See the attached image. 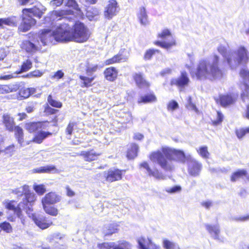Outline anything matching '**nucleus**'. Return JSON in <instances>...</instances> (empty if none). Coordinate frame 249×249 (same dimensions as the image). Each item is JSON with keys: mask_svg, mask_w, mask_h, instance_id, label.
Listing matches in <instances>:
<instances>
[{"mask_svg": "<svg viewBox=\"0 0 249 249\" xmlns=\"http://www.w3.org/2000/svg\"><path fill=\"white\" fill-rule=\"evenodd\" d=\"M236 57L233 59L234 64L232 63V59L231 56L226 58L227 63L231 68H233V66H238L241 64H246L249 60L247 51L244 47H240L236 52Z\"/></svg>", "mask_w": 249, "mask_h": 249, "instance_id": "nucleus-8", "label": "nucleus"}, {"mask_svg": "<svg viewBox=\"0 0 249 249\" xmlns=\"http://www.w3.org/2000/svg\"><path fill=\"white\" fill-rule=\"evenodd\" d=\"M64 0H52L50 2L51 5L55 7H58L62 5Z\"/></svg>", "mask_w": 249, "mask_h": 249, "instance_id": "nucleus-61", "label": "nucleus"}, {"mask_svg": "<svg viewBox=\"0 0 249 249\" xmlns=\"http://www.w3.org/2000/svg\"><path fill=\"white\" fill-rule=\"evenodd\" d=\"M52 133L49 131L40 130L35 134L31 142L36 144H41L45 139L52 136Z\"/></svg>", "mask_w": 249, "mask_h": 249, "instance_id": "nucleus-24", "label": "nucleus"}, {"mask_svg": "<svg viewBox=\"0 0 249 249\" xmlns=\"http://www.w3.org/2000/svg\"><path fill=\"white\" fill-rule=\"evenodd\" d=\"M137 17L141 25L146 26L149 24L148 17L144 7L142 6L140 8Z\"/></svg>", "mask_w": 249, "mask_h": 249, "instance_id": "nucleus-28", "label": "nucleus"}, {"mask_svg": "<svg viewBox=\"0 0 249 249\" xmlns=\"http://www.w3.org/2000/svg\"><path fill=\"white\" fill-rule=\"evenodd\" d=\"M125 52H126L125 49H120L118 53L113 55L112 57L106 59L104 61V64L105 65H110L127 61L128 56L124 55Z\"/></svg>", "mask_w": 249, "mask_h": 249, "instance_id": "nucleus-15", "label": "nucleus"}, {"mask_svg": "<svg viewBox=\"0 0 249 249\" xmlns=\"http://www.w3.org/2000/svg\"><path fill=\"white\" fill-rule=\"evenodd\" d=\"M119 5L116 0H109L104 12V16L107 19H111L116 16L119 11Z\"/></svg>", "mask_w": 249, "mask_h": 249, "instance_id": "nucleus-14", "label": "nucleus"}, {"mask_svg": "<svg viewBox=\"0 0 249 249\" xmlns=\"http://www.w3.org/2000/svg\"><path fill=\"white\" fill-rule=\"evenodd\" d=\"M14 135L18 143L22 145L24 141L23 129L18 125H16L14 129Z\"/></svg>", "mask_w": 249, "mask_h": 249, "instance_id": "nucleus-34", "label": "nucleus"}, {"mask_svg": "<svg viewBox=\"0 0 249 249\" xmlns=\"http://www.w3.org/2000/svg\"><path fill=\"white\" fill-rule=\"evenodd\" d=\"M157 101V97L153 92L142 95L138 100V104H147L156 102Z\"/></svg>", "mask_w": 249, "mask_h": 249, "instance_id": "nucleus-29", "label": "nucleus"}, {"mask_svg": "<svg viewBox=\"0 0 249 249\" xmlns=\"http://www.w3.org/2000/svg\"><path fill=\"white\" fill-rule=\"evenodd\" d=\"M99 249H132V244L127 241L119 240L116 244L114 242H103L97 245Z\"/></svg>", "mask_w": 249, "mask_h": 249, "instance_id": "nucleus-9", "label": "nucleus"}, {"mask_svg": "<svg viewBox=\"0 0 249 249\" xmlns=\"http://www.w3.org/2000/svg\"><path fill=\"white\" fill-rule=\"evenodd\" d=\"M224 118V116L220 111H217V118L216 120L211 121V124L213 126H217L221 124Z\"/></svg>", "mask_w": 249, "mask_h": 249, "instance_id": "nucleus-47", "label": "nucleus"}, {"mask_svg": "<svg viewBox=\"0 0 249 249\" xmlns=\"http://www.w3.org/2000/svg\"><path fill=\"white\" fill-rule=\"evenodd\" d=\"M48 121L29 122L25 124V129L30 133L37 131L39 129L44 128L45 124L49 123Z\"/></svg>", "mask_w": 249, "mask_h": 249, "instance_id": "nucleus-21", "label": "nucleus"}, {"mask_svg": "<svg viewBox=\"0 0 249 249\" xmlns=\"http://www.w3.org/2000/svg\"><path fill=\"white\" fill-rule=\"evenodd\" d=\"M170 37L171 38L168 41L156 40L153 42V44L166 50H169L177 45L176 40L172 37L171 31L168 29H164L157 35V37L162 40Z\"/></svg>", "mask_w": 249, "mask_h": 249, "instance_id": "nucleus-6", "label": "nucleus"}, {"mask_svg": "<svg viewBox=\"0 0 249 249\" xmlns=\"http://www.w3.org/2000/svg\"><path fill=\"white\" fill-rule=\"evenodd\" d=\"M1 28H3V25L9 26H16L17 21L14 20V18L8 17L7 18H0Z\"/></svg>", "mask_w": 249, "mask_h": 249, "instance_id": "nucleus-39", "label": "nucleus"}, {"mask_svg": "<svg viewBox=\"0 0 249 249\" xmlns=\"http://www.w3.org/2000/svg\"><path fill=\"white\" fill-rule=\"evenodd\" d=\"M102 154V153L100 151L92 148L88 150L82 151L79 155L82 157L85 161L91 162L97 160Z\"/></svg>", "mask_w": 249, "mask_h": 249, "instance_id": "nucleus-16", "label": "nucleus"}, {"mask_svg": "<svg viewBox=\"0 0 249 249\" xmlns=\"http://www.w3.org/2000/svg\"><path fill=\"white\" fill-rule=\"evenodd\" d=\"M60 25L55 34L56 40L59 41L84 43L89 39L90 33L87 26L79 20L76 21L70 30L68 24Z\"/></svg>", "mask_w": 249, "mask_h": 249, "instance_id": "nucleus-2", "label": "nucleus"}, {"mask_svg": "<svg viewBox=\"0 0 249 249\" xmlns=\"http://www.w3.org/2000/svg\"><path fill=\"white\" fill-rule=\"evenodd\" d=\"M202 165L198 161L193 160L191 161V164L188 168L189 174L193 176H197L199 175L201 169Z\"/></svg>", "mask_w": 249, "mask_h": 249, "instance_id": "nucleus-30", "label": "nucleus"}, {"mask_svg": "<svg viewBox=\"0 0 249 249\" xmlns=\"http://www.w3.org/2000/svg\"><path fill=\"white\" fill-rule=\"evenodd\" d=\"M234 220L237 222H245L249 220V214L244 216H240L234 218Z\"/></svg>", "mask_w": 249, "mask_h": 249, "instance_id": "nucleus-58", "label": "nucleus"}, {"mask_svg": "<svg viewBox=\"0 0 249 249\" xmlns=\"http://www.w3.org/2000/svg\"><path fill=\"white\" fill-rule=\"evenodd\" d=\"M118 71L114 67L106 68L104 71L105 78L109 81H114L118 76Z\"/></svg>", "mask_w": 249, "mask_h": 249, "instance_id": "nucleus-26", "label": "nucleus"}, {"mask_svg": "<svg viewBox=\"0 0 249 249\" xmlns=\"http://www.w3.org/2000/svg\"><path fill=\"white\" fill-rule=\"evenodd\" d=\"M54 14L56 17H61L59 18L61 19L64 16L73 14V11L71 10H60L54 11Z\"/></svg>", "mask_w": 249, "mask_h": 249, "instance_id": "nucleus-43", "label": "nucleus"}, {"mask_svg": "<svg viewBox=\"0 0 249 249\" xmlns=\"http://www.w3.org/2000/svg\"><path fill=\"white\" fill-rule=\"evenodd\" d=\"M160 53V51L158 49H148L145 51L143 55V59L146 61L150 60L152 59L153 55H154L156 53Z\"/></svg>", "mask_w": 249, "mask_h": 249, "instance_id": "nucleus-41", "label": "nucleus"}, {"mask_svg": "<svg viewBox=\"0 0 249 249\" xmlns=\"http://www.w3.org/2000/svg\"><path fill=\"white\" fill-rule=\"evenodd\" d=\"M138 151V145L135 143L131 144L129 148L127 149L126 157L129 160L134 159L137 156Z\"/></svg>", "mask_w": 249, "mask_h": 249, "instance_id": "nucleus-35", "label": "nucleus"}, {"mask_svg": "<svg viewBox=\"0 0 249 249\" xmlns=\"http://www.w3.org/2000/svg\"><path fill=\"white\" fill-rule=\"evenodd\" d=\"M61 196L55 192L47 193L41 199L42 204H54L60 201Z\"/></svg>", "mask_w": 249, "mask_h": 249, "instance_id": "nucleus-20", "label": "nucleus"}, {"mask_svg": "<svg viewBox=\"0 0 249 249\" xmlns=\"http://www.w3.org/2000/svg\"><path fill=\"white\" fill-rule=\"evenodd\" d=\"M19 94L24 98H26L30 96V92L28 89H21L19 91Z\"/></svg>", "mask_w": 249, "mask_h": 249, "instance_id": "nucleus-60", "label": "nucleus"}, {"mask_svg": "<svg viewBox=\"0 0 249 249\" xmlns=\"http://www.w3.org/2000/svg\"><path fill=\"white\" fill-rule=\"evenodd\" d=\"M219 57L217 55L213 56V63L210 67L212 73V76L213 78L221 77L223 75L221 70L218 67Z\"/></svg>", "mask_w": 249, "mask_h": 249, "instance_id": "nucleus-22", "label": "nucleus"}, {"mask_svg": "<svg viewBox=\"0 0 249 249\" xmlns=\"http://www.w3.org/2000/svg\"><path fill=\"white\" fill-rule=\"evenodd\" d=\"M77 124L76 122H70L66 128V133L67 135L71 136L72 135L74 130V127Z\"/></svg>", "mask_w": 249, "mask_h": 249, "instance_id": "nucleus-50", "label": "nucleus"}, {"mask_svg": "<svg viewBox=\"0 0 249 249\" xmlns=\"http://www.w3.org/2000/svg\"><path fill=\"white\" fill-rule=\"evenodd\" d=\"M64 75V72L62 70H58L56 71L54 74L52 76V78H55L57 79H60L63 77Z\"/></svg>", "mask_w": 249, "mask_h": 249, "instance_id": "nucleus-57", "label": "nucleus"}, {"mask_svg": "<svg viewBox=\"0 0 249 249\" xmlns=\"http://www.w3.org/2000/svg\"><path fill=\"white\" fill-rule=\"evenodd\" d=\"M138 243L140 249H160V248L153 243L147 237L142 236L138 239Z\"/></svg>", "mask_w": 249, "mask_h": 249, "instance_id": "nucleus-18", "label": "nucleus"}, {"mask_svg": "<svg viewBox=\"0 0 249 249\" xmlns=\"http://www.w3.org/2000/svg\"><path fill=\"white\" fill-rule=\"evenodd\" d=\"M33 220L35 223L41 229L48 228L53 225L52 221L47 220L45 217H34Z\"/></svg>", "mask_w": 249, "mask_h": 249, "instance_id": "nucleus-27", "label": "nucleus"}, {"mask_svg": "<svg viewBox=\"0 0 249 249\" xmlns=\"http://www.w3.org/2000/svg\"><path fill=\"white\" fill-rule=\"evenodd\" d=\"M47 100L49 104L54 107L61 108L62 107V104L61 102L53 99L51 95L48 97Z\"/></svg>", "mask_w": 249, "mask_h": 249, "instance_id": "nucleus-45", "label": "nucleus"}, {"mask_svg": "<svg viewBox=\"0 0 249 249\" xmlns=\"http://www.w3.org/2000/svg\"><path fill=\"white\" fill-rule=\"evenodd\" d=\"M31 72L33 78L39 77L43 75V72L38 70H35Z\"/></svg>", "mask_w": 249, "mask_h": 249, "instance_id": "nucleus-59", "label": "nucleus"}, {"mask_svg": "<svg viewBox=\"0 0 249 249\" xmlns=\"http://www.w3.org/2000/svg\"><path fill=\"white\" fill-rule=\"evenodd\" d=\"M33 189L39 196L43 195L46 191L45 185L42 184L34 185Z\"/></svg>", "mask_w": 249, "mask_h": 249, "instance_id": "nucleus-48", "label": "nucleus"}, {"mask_svg": "<svg viewBox=\"0 0 249 249\" xmlns=\"http://www.w3.org/2000/svg\"><path fill=\"white\" fill-rule=\"evenodd\" d=\"M201 204L206 209H209L212 206L213 203L211 201H206L202 202Z\"/></svg>", "mask_w": 249, "mask_h": 249, "instance_id": "nucleus-64", "label": "nucleus"}, {"mask_svg": "<svg viewBox=\"0 0 249 249\" xmlns=\"http://www.w3.org/2000/svg\"><path fill=\"white\" fill-rule=\"evenodd\" d=\"M235 133L238 139H242L246 135L245 128H240L236 129Z\"/></svg>", "mask_w": 249, "mask_h": 249, "instance_id": "nucleus-52", "label": "nucleus"}, {"mask_svg": "<svg viewBox=\"0 0 249 249\" xmlns=\"http://www.w3.org/2000/svg\"><path fill=\"white\" fill-rule=\"evenodd\" d=\"M181 190V187L179 185H176L171 188L167 189L166 191L169 194L179 192Z\"/></svg>", "mask_w": 249, "mask_h": 249, "instance_id": "nucleus-53", "label": "nucleus"}, {"mask_svg": "<svg viewBox=\"0 0 249 249\" xmlns=\"http://www.w3.org/2000/svg\"><path fill=\"white\" fill-rule=\"evenodd\" d=\"M198 154L203 158L207 159L209 158V153L208 151V147L206 146L200 147L196 150Z\"/></svg>", "mask_w": 249, "mask_h": 249, "instance_id": "nucleus-44", "label": "nucleus"}, {"mask_svg": "<svg viewBox=\"0 0 249 249\" xmlns=\"http://www.w3.org/2000/svg\"><path fill=\"white\" fill-rule=\"evenodd\" d=\"M189 83L190 79L187 72L183 71L178 78H172L170 80V85L171 86H176L180 90H182L188 86Z\"/></svg>", "mask_w": 249, "mask_h": 249, "instance_id": "nucleus-12", "label": "nucleus"}, {"mask_svg": "<svg viewBox=\"0 0 249 249\" xmlns=\"http://www.w3.org/2000/svg\"><path fill=\"white\" fill-rule=\"evenodd\" d=\"M206 229L208 232L213 236L215 239H219L220 230L219 227L215 225L206 224Z\"/></svg>", "mask_w": 249, "mask_h": 249, "instance_id": "nucleus-32", "label": "nucleus"}, {"mask_svg": "<svg viewBox=\"0 0 249 249\" xmlns=\"http://www.w3.org/2000/svg\"><path fill=\"white\" fill-rule=\"evenodd\" d=\"M17 90V87L14 85H0V94H7Z\"/></svg>", "mask_w": 249, "mask_h": 249, "instance_id": "nucleus-36", "label": "nucleus"}, {"mask_svg": "<svg viewBox=\"0 0 249 249\" xmlns=\"http://www.w3.org/2000/svg\"><path fill=\"white\" fill-rule=\"evenodd\" d=\"M33 42L28 40H25L22 42L21 48L28 53H35L40 50L41 46L38 45V40L36 37H33Z\"/></svg>", "mask_w": 249, "mask_h": 249, "instance_id": "nucleus-13", "label": "nucleus"}, {"mask_svg": "<svg viewBox=\"0 0 249 249\" xmlns=\"http://www.w3.org/2000/svg\"><path fill=\"white\" fill-rule=\"evenodd\" d=\"M98 69L99 66L97 64L91 65L89 62H87L85 71L88 76L84 75L79 76V78L81 81V87L88 88L92 87L94 85L93 82L95 79L96 76L92 75V74L96 72Z\"/></svg>", "mask_w": 249, "mask_h": 249, "instance_id": "nucleus-7", "label": "nucleus"}, {"mask_svg": "<svg viewBox=\"0 0 249 249\" xmlns=\"http://www.w3.org/2000/svg\"><path fill=\"white\" fill-rule=\"evenodd\" d=\"M163 247L164 249H176V244L167 239H164L162 242Z\"/></svg>", "mask_w": 249, "mask_h": 249, "instance_id": "nucleus-46", "label": "nucleus"}, {"mask_svg": "<svg viewBox=\"0 0 249 249\" xmlns=\"http://www.w3.org/2000/svg\"><path fill=\"white\" fill-rule=\"evenodd\" d=\"M193 79L197 80H204L207 79H213L212 76L211 69H209V64L206 59L199 61L196 68L190 72Z\"/></svg>", "mask_w": 249, "mask_h": 249, "instance_id": "nucleus-5", "label": "nucleus"}, {"mask_svg": "<svg viewBox=\"0 0 249 249\" xmlns=\"http://www.w3.org/2000/svg\"><path fill=\"white\" fill-rule=\"evenodd\" d=\"M118 231V229L116 225L110 224L108 226L106 231L104 232V236L105 237L110 236L113 233H117Z\"/></svg>", "mask_w": 249, "mask_h": 249, "instance_id": "nucleus-42", "label": "nucleus"}, {"mask_svg": "<svg viewBox=\"0 0 249 249\" xmlns=\"http://www.w3.org/2000/svg\"><path fill=\"white\" fill-rule=\"evenodd\" d=\"M12 193L18 196H22L23 198L18 203L15 200L6 201L4 203L5 208L8 210L13 211L19 218L22 216V211H25L27 214L32 213L37 197L36 194L30 189V186L24 184L20 187L13 189Z\"/></svg>", "mask_w": 249, "mask_h": 249, "instance_id": "nucleus-1", "label": "nucleus"}, {"mask_svg": "<svg viewBox=\"0 0 249 249\" xmlns=\"http://www.w3.org/2000/svg\"><path fill=\"white\" fill-rule=\"evenodd\" d=\"M140 168H144L147 172L149 177H153L158 179H163L162 173L157 168H152L147 161H143L139 164Z\"/></svg>", "mask_w": 249, "mask_h": 249, "instance_id": "nucleus-17", "label": "nucleus"}, {"mask_svg": "<svg viewBox=\"0 0 249 249\" xmlns=\"http://www.w3.org/2000/svg\"><path fill=\"white\" fill-rule=\"evenodd\" d=\"M152 161L156 160L159 165L164 170L171 171L174 169L172 161L185 163L187 160L184 152L182 150L162 147L161 151L158 150L151 152L149 156Z\"/></svg>", "mask_w": 249, "mask_h": 249, "instance_id": "nucleus-3", "label": "nucleus"}, {"mask_svg": "<svg viewBox=\"0 0 249 249\" xmlns=\"http://www.w3.org/2000/svg\"><path fill=\"white\" fill-rule=\"evenodd\" d=\"M237 99L235 95L232 93L220 94L214 100L217 105L223 107H228L235 103Z\"/></svg>", "mask_w": 249, "mask_h": 249, "instance_id": "nucleus-10", "label": "nucleus"}, {"mask_svg": "<svg viewBox=\"0 0 249 249\" xmlns=\"http://www.w3.org/2000/svg\"><path fill=\"white\" fill-rule=\"evenodd\" d=\"M125 172V170H120L118 168L110 169L104 172V176L107 182H113L121 180Z\"/></svg>", "mask_w": 249, "mask_h": 249, "instance_id": "nucleus-11", "label": "nucleus"}, {"mask_svg": "<svg viewBox=\"0 0 249 249\" xmlns=\"http://www.w3.org/2000/svg\"><path fill=\"white\" fill-rule=\"evenodd\" d=\"M44 212L48 214L56 216L58 214V210L53 204H42Z\"/></svg>", "mask_w": 249, "mask_h": 249, "instance_id": "nucleus-33", "label": "nucleus"}, {"mask_svg": "<svg viewBox=\"0 0 249 249\" xmlns=\"http://www.w3.org/2000/svg\"><path fill=\"white\" fill-rule=\"evenodd\" d=\"M57 30L55 33H53L50 29H43L40 31L39 38L42 42V45L45 46L47 43L50 41L53 36L55 37V34L57 33ZM56 39V38H55Z\"/></svg>", "mask_w": 249, "mask_h": 249, "instance_id": "nucleus-23", "label": "nucleus"}, {"mask_svg": "<svg viewBox=\"0 0 249 249\" xmlns=\"http://www.w3.org/2000/svg\"><path fill=\"white\" fill-rule=\"evenodd\" d=\"M99 14V10L95 7H88L86 9V15L89 20H92Z\"/></svg>", "mask_w": 249, "mask_h": 249, "instance_id": "nucleus-38", "label": "nucleus"}, {"mask_svg": "<svg viewBox=\"0 0 249 249\" xmlns=\"http://www.w3.org/2000/svg\"><path fill=\"white\" fill-rule=\"evenodd\" d=\"M56 167L54 165H49L42 166L38 168L34 169V173H49L55 170Z\"/></svg>", "mask_w": 249, "mask_h": 249, "instance_id": "nucleus-40", "label": "nucleus"}, {"mask_svg": "<svg viewBox=\"0 0 249 249\" xmlns=\"http://www.w3.org/2000/svg\"><path fill=\"white\" fill-rule=\"evenodd\" d=\"M66 195L69 197H72L75 195V193L69 186L66 187Z\"/></svg>", "mask_w": 249, "mask_h": 249, "instance_id": "nucleus-63", "label": "nucleus"}, {"mask_svg": "<svg viewBox=\"0 0 249 249\" xmlns=\"http://www.w3.org/2000/svg\"><path fill=\"white\" fill-rule=\"evenodd\" d=\"M45 111L49 114H54L58 111V110L47 107L45 108Z\"/></svg>", "mask_w": 249, "mask_h": 249, "instance_id": "nucleus-62", "label": "nucleus"}, {"mask_svg": "<svg viewBox=\"0 0 249 249\" xmlns=\"http://www.w3.org/2000/svg\"><path fill=\"white\" fill-rule=\"evenodd\" d=\"M2 123L5 128L10 132L14 131L15 126V122L14 118L10 114H4L2 116Z\"/></svg>", "mask_w": 249, "mask_h": 249, "instance_id": "nucleus-25", "label": "nucleus"}, {"mask_svg": "<svg viewBox=\"0 0 249 249\" xmlns=\"http://www.w3.org/2000/svg\"><path fill=\"white\" fill-rule=\"evenodd\" d=\"M178 107V103L172 100L168 105L167 108L170 110H175Z\"/></svg>", "mask_w": 249, "mask_h": 249, "instance_id": "nucleus-56", "label": "nucleus"}, {"mask_svg": "<svg viewBox=\"0 0 249 249\" xmlns=\"http://www.w3.org/2000/svg\"><path fill=\"white\" fill-rule=\"evenodd\" d=\"M43 14V9L36 5L32 8H23L22 10V22L18 27L19 30L22 32L29 31L32 26L36 24V20L33 16L40 18Z\"/></svg>", "mask_w": 249, "mask_h": 249, "instance_id": "nucleus-4", "label": "nucleus"}, {"mask_svg": "<svg viewBox=\"0 0 249 249\" xmlns=\"http://www.w3.org/2000/svg\"><path fill=\"white\" fill-rule=\"evenodd\" d=\"M248 172L245 169H238L233 172L230 177V180L231 182H235L247 176Z\"/></svg>", "mask_w": 249, "mask_h": 249, "instance_id": "nucleus-31", "label": "nucleus"}, {"mask_svg": "<svg viewBox=\"0 0 249 249\" xmlns=\"http://www.w3.org/2000/svg\"><path fill=\"white\" fill-rule=\"evenodd\" d=\"M239 74L244 80L249 79V71L242 69L239 71Z\"/></svg>", "mask_w": 249, "mask_h": 249, "instance_id": "nucleus-54", "label": "nucleus"}, {"mask_svg": "<svg viewBox=\"0 0 249 249\" xmlns=\"http://www.w3.org/2000/svg\"><path fill=\"white\" fill-rule=\"evenodd\" d=\"M2 151L5 154L12 156L15 152V145L14 144H12L5 147Z\"/></svg>", "mask_w": 249, "mask_h": 249, "instance_id": "nucleus-51", "label": "nucleus"}, {"mask_svg": "<svg viewBox=\"0 0 249 249\" xmlns=\"http://www.w3.org/2000/svg\"><path fill=\"white\" fill-rule=\"evenodd\" d=\"M66 6L75 9H76L78 7V4L75 0H67Z\"/></svg>", "mask_w": 249, "mask_h": 249, "instance_id": "nucleus-55", "label": "nucleus"}, {"mask_svg": "<svg viewBox=\"0 0 249 249\" xmlns=\"http://www.w3.org/2000/svg\"><path fill=\"white\" fill-rule=\"evenodd\" d=\"M33 66V63L31 60L26 59L24 61L20 67V69L16 71L17 74H19L23 72H26L30 70Z\"/></svg>", "mask_w": 249, "mask_h": 249, "instance_id": "nucleus-37", "label": "nucleus"}, {"mask_svg": "<svg viewBox=\"0 0 249 249\" xmlns=\"http://www.w3.org/2000/svg\"><path fill=\"white\" fill-rule=\"evenodd\" d=\"M0 228L2 230L7 233L12 232L13 231V228L11 224L7 222L4 221L0 223Z\"/></svg>", "mask_w": 249, "mask_h": 249, "instance_id": "nucleus-49", "label": "nucleus"}, {"mask_svg": "<svg viewBox=\"0 0 249 249\" xmlns=\"http://www.w3.org/2000/svg\"><path fill=\"white\" fill-rule=\"evenodd\" d=\"M133 79L139 89H148L151 86L150 83L146 80L142 73H135L133 75Z\"/></svg>", "mask_w": 249, "mask_h": 249, "instance_id": "nucleus-19", "label": "nucleus"}]
</instances>
